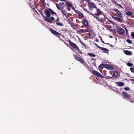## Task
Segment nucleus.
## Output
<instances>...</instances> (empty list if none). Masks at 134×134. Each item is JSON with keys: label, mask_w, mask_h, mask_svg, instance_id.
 Wrapping results in <instances>:
<instances>
[{"label": "nucleus", "mask_w": 134, "mask_h": 134, "mask_svg": "<svg viewBox=\"0 0 134 134\" xmlns=\"http://www.w3.org/2000/svg\"><path fill=\"white\" fill-rule=\"evenodd\" d=\"M44 12L46 15V16L44 18L45 20L49 23H52V21L50 20L49 18L51 15L50 14L56 15V13L54 12L51 9L49 8L45 9L44 10Z\"/></svg>", "instance_id": "f257e3e1"}, {"label": "nucleus", "mask_w": 134, "mask_h": 134, "mask_svg": "<svg viewBox=\"0 0 134 134\" xmlns=\"http://www.w3.org/2000/svg\"><path fill=\"white\" fill-rule=\"evenodd\" d=\"M55 4L57 9L60 10L63 9L64 7H66L65 4L63 2H60L59 3V4L55 3Z\"/></svg>", "instance_id": "f03ea898"}, {"label": "nucleus", "mask_w": 134, "mask_h": 134, "mask_svg": "<svg viewBox=\"0 0 134 134\" xmlns=\"http://www.w3.org/2000/svg\"><path fill=\"white\" fill-rule=\"evenodd\" d=\"M74 56L76 60L82 63L85 66L86 64V63L83 60L81 57L77 56L76 55H74Z\"/></svg>", "instance_id": "7ed1b4c3"}, {"label": "nucleus", "mask_w": 134, "mask_h": 134, "mask_svg": "<svg viewBox=\"0 0 134 134\" xmlns=\"http://www.w3.org/2000/svg\"><path fill=\"white\" fill-rule=\"evenodd\" d=\"M88 7L89 9L92 11L93 10V8H97V6L96 4L93 3H92L89 2L88 3Z\"/></svg>", "instance_id": "20e7f679"}, {"label": "nucleus", "mask_w": 134, "mask_h": 134, "mask_svg": "<svg viewBox=\"0 0 134 134\" xmlns=\"http://www.w3.org/2000/svg\"><path fill=\"white\" fill-rule=\"evenodd\" d=\"M68 41L69 42L70 45L72 47L77 50H80V49L75 43L71 42L70 40Z\"/></svg>", "instance_id": "39448f33"}, {"label": "nucleus", "mask_w": 134, "mask_h": 134, "mask_svg": "<svg viewBox=\"0 0 134 134\" xmlns=\"http://www.w3.org/2000/svg\"><path fill=\"white\" fill-rule=\"evenodd\" d=\"M116 30L118 33L120 35H122L125 32L124 30L120 26L117 28Z\"/></svg>", "instance_id": "423d86ee"}, {"label": "nucleus", "mask_w": 134, "mask_h": 134, "mask_svg": "<svg viewBox=\"0 0 134 134\" xmlns=\"http://www.w3.org/2000/svg\"><path fill=\"white\" fill-rule=\"evenodd\" d=\"M92 73L93 75L97 77L101 78H104V77L99 72L95 70H93L92 71Z\"/></svg>", "instance_id": "0eeeda50"}, {"label": "nucleus", "mask_w": 134, "mask_h": 134, "mask_svg": "<svg viewBox=\"0 0 134 134\" xmlns=\"http://www.w3.org/2000/svg\"><path fill=\"white\" fill-rule=\"evenodd\" d=\"M50 30L51 32L53 35L58 37L61 34L60 33L56 31L51 28H50Z\"/></svg>", "instance_id": "6e6552de"}, {"label": "nucleus", "mask_w": 134, "mask_h": 134, "mask_svg": "<svg viewBox=\"0 0 134 134\" xmlns=\"http://www.w3.org/2000/svg\"><path fill=\"white\" fill-rule=\"evenodd\" d=\"M122 93L124 97V99H125L124 98H125L127 99L130 98V95L128 94L127 92H122Z\"/></svg>", "instance_id": "1a4fd4ad"}, {"label": "nucleus", "mask_w": 134, "mask_h": 134, "mask_svg": "<svg viewBox=\"0 0 134 134\" xmlns=\"http://www.w3.org/2000/svg\"><path fill=\"white\" fill-rule=\"evenodd\" d=\"M94 31L91 30L89 32V37L90 38H93L94 36Z\"/></svg>", "instance_id": "9d476101"}, {"label": "nucleus", "mask_w": 134, "mask_h": 134, "mask_svg": "<svg viewBox=\"0 0 134 134\" xmlns=\"http://www.w3.org/2000/svg\"><path fill=\"white\" fill-rule=\"evenodd\" d=\"M114 11L116 12L117 14L119 15L120 18H122L123 17V14L121 13L118 9H114Z\"/></svg>", "instance_id": "9b49d317"}, {"label": "nucleus", "mask_w": 134, "mask_h": 134, "mask_svg": "<svg viewBox=\"0 0 134 134\" xmlns=\"http://www.w3.org/2000/svg\"><path fill=\"white\" fill-rule=\"evenodd\" d=\"M106 64H101L98 66V68L99 71H102L103 68H105Z\"/></svg>", "instance_id": "f8f14e48"}, {"label": "nucleus", "mask_w": 134, "mask_h": 134, "mask_svg": "<svg viewBox=\"0 0 134 134\" xmlns=\"http://www.w3.org/2000/svg\"><path fill=\"white\" fill-rule=\"evenodd\" d=\"M105 68L107 69H109L110 70H113V67L108 64H106Z\"/></svg>", "instance_id": "ddd939ff"}, {"label": "nucleus", "mask_w": 134, "mask_h": 134, "mask_svg": "<svg viewBox=\"0 0 134 134\" xmlns=\"http://www.w3.org/2000/svg\"><path fill=\"white\" fill-rule=\"evenodd\" d=\"M83 10L85 12H87V13H89L90 15H91L92 16H94L95 17V16H95V15H96V14H93L92 13H91L90 12H89V11H88L87 9L85 8H83Z\"/></svg>", "instance_id": "4468645a"}, {"label": "nucleus", "mask_w": 134, "mask_h": 134, "mask_svg": "<svg viewBox=\"0 0 134 134\" xmlns=\"http://www.w3.org/2000/svg\"><path fill=\"white\" fill-rule=\"evenodd\" d=\"M62 13L67 18L66 14H67V11L66 9L63 10L62 9L60 10Z\"/></svg>", "instance_id": "2eb2a0df"}, {"label": "nucleus", "mask_w": 134, "mask_h": 134, "mask_svg": "<svg viewBox=\"0 0 134 134\" xmlns=\"http://www.w3.org/2000/svg\"><path fill=\"white\" fill-rule=\"evenodd\" d=\"M116 84L118 86H122L124 85L123 82H116Z\"/></svg>", "instance_id": "dca6fc26"}, {"label": "nucleus", "mask_w": 134, "mask_h": 134, "mask_svg": "<svg viewBox=\"0 0 134 134\" xmlns=\"http://www.w3.org/2000/svg\"><path fill=\"white\" fill-rule=\"evenodd\" d=\"M75 12L79 15L81 16L82 18H84V16L83 15L82 13L78 11V10H76Z\"/></svg>", "instance_id": "f3484780"}, {"label": "nucleus", "mask_w": 134, "mask_h": 134, "mask_svg": "<svg viewBox=\"0 0 134 134\" xmlns=\"http://www.w3.org/2000/svg\"><path fill=\"white\" fill-rule=\"evenodd\" d=\"M97 14H96V15H101L102 14V12L99 9H97L96 10Z\"/></svg>", "instance_id": "a211bd4d"}, {"label": "nucleus", "mask_w": 134, "mask_h": 134, "mask_svg": "<svg viewBox=\"0 0 134 134\" xmlns=\"http://www.w3.org/2000/svg\"><path fill=\"white\" fill-rule=\"evenodd\" d=\"M118 72L116 71H114L113 75L112 77L115 78H116L118 77Z\"/></svg>", "instance_id": "6ab92c4d"}, {"label": "nucleus", "mask_w": 134, "mask_h": 134, "mask_svg": "<svg viewBox=\"0 0 134 134\" xmlns=\"http://www.w3.org/2000/svg\"><path fill=\"white\" fill-rule=\"evenodd\" d=\"M124 52L125 53L126 55H131L132 54V53L131 51L128 50L125 51Z\"/></svg>", "instance_id": "aec40b11"}, {"label": "nucleus", "mask_w": 134, "mask_h": 134, "mask_svg": "<svg viewBox=\"0 0 134 134\" xmlns=\"http://www.w3.org/2000/svg\"><path fill=\"white\" fill-rule=\"evenodd\" d=\"M83 24L86 27L88 26V22L86 20H85L83 21Z\"/></svg>", "instance_id": "412c9836"}, {"label": "nucleus", "mask_w": 134, "mask_h": 134, "mask_svg": "<svg viewBox=\"0 0 134 134\" xmlns=\"http://www.w3.org/2000/svg\"><path fill=\"white\" fill-rule=\"evenodd\" d=\"M65 3L66 5L69 8L71 7V6L72 5V4L71 3H70L68 2H66Z\"/></svg>", "instance_id": "4be33fe9"}, {"label": "nucleus", "mask_w": 134, "mask_h": 134, "mask_svg": "<svg viewBox=\"0 0 134 134\" xmlns=\"http://www.w3.org/2000/svg\"><path fill=\"white\" fill-rule=\"evenodd\" d=\"M126 14L127 15H128L129 16H132L133 15L132 13L130 11H128V12H126Z\"/></svg>", "instance_id": "5701e85b"}, {"label": "nucleus", "mask_w": 134, "mask_h": 134, "mask_svg": "<svg viewBox=\"0 0 134 134\" xmlns=\"http://www.w3.org/2000/svg\"><path fill=\"white\" fill-rule=\"evenodd\" d=\"M99 49L103 51H105L107 52L109 51V50L105 48L100 47Z\"/></svg>", "instance_id": "b1692460"}, {"label": "nucleus", "mask_w": 134, "mask_h": 134, "mask_svg": "<svg viewBox=\"0 0 134 134\" xmlns=\"http://www.w3.org/2000/svg\"><path fill=\"white\" fill-rule=\"evenodd\" d=\"M117 16L118 17L117 18V20L120 22H122L123 21L122 19L120 18H119L118 16Z\"/></svg>", "instance_id": "393cba45"}, {"label": "nucleus", "mask_w": 134, "mask_h": 134, "mask_svg": "<svg viewBox=\"0 0 134 134\" xmlns=\"http://www.w3.org/2000/svg\"><path fill=\"white\" fill-rule=\"evenodd\" d=\"M88 55L90 56L93 57H95L96 56V55L92 53H88Z\"/></svg>", "instance_id": "a878e982"}, {"label": "nucleus", "mask_w": 134, "mask_h": 134, "mask_svg": "<svg viewBox=\"0 0 134 134\" xmlns=\"http://www.w3.org/2000/svg\"><path fill=\"white\" fill-rule=\"evenodd\" d=\"M113 2L115 4L117 5L118 6L120 7L121 8H122V6L120 4L117 3L115 1H113Z\"/></svg>", "instance_id": "bb28decb"}, {"label": "nucleus", "mask_w": 134, "mask_h": 134, "mask_svg": "<svg viewBox=\"0 0 134 134\" xmlns=\"http://www.w3.org/2000/svg\"><path fill=\"white\" fill-rule=\"evenodd\" d=\"M56 24L57 26H63V24L61 23H60L58 22H56Z\"/></svg>", "instance_id": "cd10ccee"}, {"label": "nucleus", "mask_w": 134, "mask_h": 134, "mask_svg": "<svg viewBox=\"0 0 134 134\" xmlns=\"http://www.w3.org/2000/svg\"><path fill=\"white\" fill-rule=\"evenodd\" d=\"M95 18H96V19L98 20L99 21L102 22V20L101 19L99 18V17H97V16H95Z\"/></svg>", "instance_id": "c85d7f7f"}, {"label": "nucleus", "mask_w": 134, "mask_h": 134, "mask_svg": "<svg viewBox=\"0 0 134 134\" xmlns=\"http://www.w3.org/2000/svg\"><path fill=\"white\" fill-rule=\"evenodd\" d=\"M99 37L100 38V39L102 43H104V44H109V43H104V41H103V40L101 36H99Z\"/></svg>", "instance_id": "c756f323"}, {"label": "nucleus", "mask_w": 134, "mask_h": 134, "mask_svg": "<svg viewBox=\"0 0 134 134\" xmlns=\"http://www.w3.org/2000/svg\"><path fill=\"white\" fill-rule=\"evenodd\" d=\"M127 65L129 66H132L133 64L132 63H128L127 64Z\"/></svg>", "instance_id": "7c9ffc66"}, {"label": "nucleus", "mask_w": 134, "mask_h": 134, "mask_svg": "<svg viewBox=\"0 0 134 134\" xmlns=\"http://www.w3.org/2000/svg\"><path fill=\"white\" fill-rule=\"evenodd\" d=\"M126 41L128 43H129V44H131L132 43V42L129 39H127L126 40Z\"/></svg>", "instance_id": "2f4dec72"}, {"label": "nucleus", "mask_w": 134, "mask_h": 134, "mask_svg": "<svg viewBox=\"0 0 134 134\" xmlns=\"http://www.w3.org/2000/svg\"><path fill=\"white\" fill-rule=\"evenodd\" d=\"M130 70L132 72H134V68H130Z\"/></svg>", "instance_id": "473e14b6"}, {"label": "nucleus", "mask_w": 134, "mask_h": 134, "mask_svg": "<svg viewBox=\"0 0 134 134\" xmlns=\"http://www.w3.org/2000/svg\"><path fill=\"white\" fill-rule=\"evenodd\" d=\"M79 31L80 33H84V30L83 29H81L79 30Z\"/></svg>", "instance_id": "72a5a7b5"}, {"label": "nucleus", "mask_w": 134, "mask_h": 134, "mask_svg": "<svg viewBox=\"0 0 134 134\" xmlns=\"http://www.w3.org/2000/svg\"><path fill=\"white\" fill-rule=\"evenodd\" d=\"M71 8V9L74 10L75 12L76 10L74 7L73 6V5H72L71 7H70Z\"/></svg>", "instance_id": "f704fd0d"}, {"label": "nucleus", "mask_w": 134, "mask_h": 134, "mask_svg": "<svg viewBox=\"0 0 134 134\" xmlns=\"http://www.w3.org/2000/svg\"><path fill=\"white\" fill-rule=\"evenodd\" d=\"M131 36L132 38H134V32H131Z\"/></svg>", "instance_id": "c9c22d12"}, {"label": "nucleus", "mask_w": 134, "mask_h": 134, "mask_svg": "<svg viewBox=\"0 0 134 134\" xmlns=\"http://www.w3.org/2000/svg\"><path fill=\"white\" fill-rule=\"evenodd\" d=\"M124 89L126 91H128L130 90V88L128 87H125L124 88Z\"/></svg>", "instance_id": "e433bc0d"}, {"label": "nucleus", "mask_w": 134, "mask_h": 134, "mask_svg": "<svg viewBox=\"0 0 134 134\" xmlns=\"http://www.w3.org/2000/svg\"><path fill=\"white\" fill-rule=\"evenodd\" d=\"M50 20H51V21H54L55 20V18L53 17H51V19H50Z\"/></svg>", "instance_id": "4c0bfd02"}, {"label": "nucleus", "mask_w": 134, "mask_h": 134, "mask_svg": "<svg viewBox=\"0 0 134 134\" xmlns=\"http://www.w3.org/2000/svg\"><path fill=\"white\" fill-rule=\"evenodd\" d=\"M108 21L109 22H110V23H111L113 25H114V22L110 20H109V19L108 20Z\"/></svg>", "instance_id": "58836bf2"}, {"label": "nucleus", "mask_w": 134, "mask_h": 134, "mask_svg": "<svg viewBox=\"0 0 134 134\" xmlns=\"http://www.w3.org/2000/svg\"><path fill=\"white\" fill-rule=\"evenodd\" d=\"M94 45L97 47L99 48L100 47L96 43H95Z\"/></svg>", "instance_id": "ea45409f"}, {"label": "nucleus", "mask_w": 134, "mask_h": 134, "mask_svg": "<svg viewBox=\"0 0 134 134\" xmlns=\"http://www.w3.org/2000/svg\"><path fill=\"white\" fill-rule=\"evenodd\" d=\"M112 17L114 19L117 20V17H115L113 16H112Z\"/></svg>", "instance_id": "a19ab883"}, {"label": "nucleus", "mask_w": 134, "mask_h": 134, "mask_svg": "<svg viewBox=\"0 0 134 134\" xmlns=\"http://www.w3.org/2000/svg\"><path fill=\"white\" fill-rule=\"evenodd\" d=\"M59 17H58L57 18V20L55 21V22H58V21H59Z\"/></svg>", "instance_id": "79ce46f5"}, {"label": "nucleus", "mask_w": 134, "mask_h": 134, "mask_svg": "<svg viewBox=\"0 0 134 134\" xmlns=\"http://www.w3.org/2000/svg\"><path fill=\"white\" fill-rule=\"evenodd\" d=\"M82 45L83 46L85 47V48H87L86 45L85 43H83L82 44Z\"/></svg>", "instance_id": "37998d69"}, {"label": "nucleus", "mask_w": 134, "mask_h": 134, "mask_svg": "<svg viewBox=\"0 0 134 134\" xmlns=\"http://www.w3.org/2000/svg\"><path fill=\"white\" fill-rule=\"evenodd\" d=\"M125 10H130V8L129 7H126Z\"/></svg>", "instance_id": "c03bdc74"}, {"label": "nucleus", "mask_w": 134, "mask_h": 134, "mask_svg": "<svg viewBox=\"0 0 134 134\" xmlns=\"http://www.w3.org/2000/svg\"><path fill=\"white\" fill-rule=\"evenodd\" d=\"M88 32V31L86 30V29H85V30H84V33H85V32Z\"/></svg>", "instance_id": "a18cd8bd"}, {"label": "nucleus", "mask_w": 134, "mask_h": 134, "mask_svg": "<svg viewBox=\"0 0 134 134\" xmlns=\"http://www.w3.org/2000/svg\"><path fill=\"white\" fill-rule=\"evenodd\" d=\"M109 44L110 46L111 47H114L113 45L112 44Z\"/></svg>", "instance_id": "49530a36"}, {"label": "nucleus", "mask_w": 134, "mask_h": 134, "mask_svg": "<svg viewBox=\"0 0 134 134\" xmlns=\"http://www.w3.org/2000/svg\"><path fill=\"white\" fill-rule=\"evenodd\" d=\"M41 14L43 17L44 18L45 17V16L44 15H43V14H41Z\"/></svg>", "instance_id": "de8ad7c7"}, {"label": "nucleus", "mask_w": 134, "mask_h": 134, "mask_svg": "<svg viewBox=\"0 0 134 134\" xmlns=\"http://www.w3.org/2000/svg\"><path fill=\"white\" fill-rule=\"evenodd\" d=\"M78 51H79V53H82L81 51L80 50H78Z\"/></svg>", "instance_id": "09e8293b"}, {"label": "nucleus", "mask_w": 134, "mask_h": 134, "mask_svg": "<svg viewBox=\"0 0 134 134\" xmlns=\"http://www.w3.org/2000/svg\"><path fill=\"white\" fill-rule=\"evenodd\" d=\"M80 43H81V44L82 45V44L84 43H83V42H82V41H81V42H80Z\"/></svg>", "instance_id": "8fccbe9b"}, {"label": "nucleus", "mask_w": 134, "mask_h": 134, "mask_svg": "<svg viewBox=\"0 0 134 134\" xmlns=\"http://www.w3.org/2000/svg\"><path fill=\"white\" fill-rule=\"evenodd\" d=\"M109 37L110 38H113V37H112V36H109Z\"/></svg>", "instance_id": "3c124183"}, {"label": "nucleus", "mask_w": 134, "mask_h": 134, "mask_svg": "<svg viewBox=\"0 0 134 134\" xmlns=\"http://www.w3.org/2000/svg\"><path fill=\"white\" fill-rule=\"evenodd\" d=\"M96 41L97 42H98V40L97 38H96Z\"/></svg>", "instance_id": "603ef678"}, {"label": "nucleus", "mask_w": 134, "mask_h": 134, "mask_svg": "<svg viewBox=\"0 0 134 134\" xmlns=\"http://www.w3.org/2000/svg\"><path fill=\"white\" fill-rule=\"evenodd\" d=\"M91 60H95L93 58H92V59H91Z\"/></svg>", "instance_id": "864d4df0"}, {"label": "nucleus", "mask_w": 134, "mask_h": 134, "mask_svg": "<svg viewBox=\"0 0 134 134\" xmlns=\"http://www.w3.org/2000/svg\"><path fill=\"white\" fill-rule=\"evenodd\" d=\"M91 0H86L87 1V2H89V1H90Z\"/></svg>", "instance_id": "5fc2aeb1"}, {"label": "nucleus", "mask_w": 134, "mask_h": 134, "mask_svg": "<svg viewBox=\"0 0 134 134\" xmlns=\"http://www.w3.org/2000/svg\"><path fill=\"white\" fill-rule=\"evenodd\" d=\"M126 33H127V32H128V31L127 30V29H126Z\"/></svg>", "instance_id": "6e6d98bb"}, {"label": "nucleus", "mask_w": 134, "mask_h": 134, "mask_svg": "<svg viewBox=\"0 0 134 134\" xmlns=\"http://www.w3.org/2000/svg\"><path fill=\"white\" fill-rule=\"evenodd\" d=\"M68 9V10L69 11H70V9Z\"/></svg>", "instance_id": "4d7b16f0"}, {"label": "nucleus", "mask_w": 134, "mask_h": 134, "mask_svg": "<svg viewBox=\"0 0 134 134\" xmlns=\"http://www.w3.org/2000/svg\"><path fill=\"white\" fill-rule=\"evenodd\" d=\"M96 79H97L98 80H98V79H98L97 77H96Z\"/></svg>", "instance_id": "13d9d810"}, {"label": "nucleus", "mask_w": 134, "mask_h": 134, "mask_svg": "<svg viewBox=\"0 0 134 134\" xmlns=\"http://www.w3.org/2000/svg\"><path fill=\"white\" fill-rule=\"evenodd\" d=\"M104 53H106V52H105V51H104Z\"/></svg>", "instance_id": "bf43d9fd"}]
</instances>
